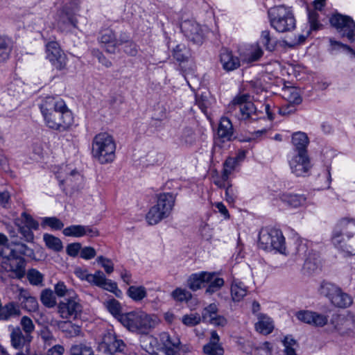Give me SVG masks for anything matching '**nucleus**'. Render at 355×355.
<instances>
[{
    "label": "nucleus",
    "mask_w": 355,
    "mask_h": 355,
    "mask_svg": "<svg viewBox=\"0 0 355 355\" xmlns=\"http://www.w3.org/2000/svg\"><path fill=\"white\" fill-rule=\"evenodd\" d=\"M96 262L103 267L107 275L114 271V263L111 259L103 256H99L96 259Z\"/></svg>",
    "instance_id": "nucleus-58"
},
{
    "label": "nucleus",
    "mask_w": 355,
    "mask_h": 355,
    "mask_svg": "<svg viewBox=\"0 0 355 355\" xmlns=\"http://www.w3.org/2000/svg\"><path fill=\"white\" fill-rule=\"evenodd\" d=\"M270 24L277 32L284 33L293 31L296 27V19L292 9L284 6L270 8L268 12Z\"/></svg>",
    "instance_id": "nucleus-6"
},
{
    "label": "nucleus",
    "mask_w": 355,
    "mask_h": 355,
    "mask_svg": "<svg viewBox=\"0 0 355 355\" xmlns=\"http://www.w3.org/2000/svg\"><path fill=\"white\" fill-rule=\"evenodd\" d=\"M126 345L123 340L119 339L112 331L105 332L99 343L98 349L106 354H114L118 352H123Z\"/></svg>",
    "instance_id": "nucleus-11"
},
{
    "label": "nucleus",
    "mask_w": 355,
    "mask_h": 355,
    "mask_svg": "<svg viewBox=\"0 0 355 355\" xmlns=\"http://www.w3.org/2000/svg\"><path fill=\"white\" fill-rule=\"evenodd\" d=\"M210 275L209 280L205 281L207 286L205 290V293L212 295L213 293L218 291L224 286L225 281L223 278L219 277L216 272H207Z\"/></svg>",
    "instance_id": "nucleus-28"
},
{
    "label": "nucleus",
    "mask_w": 355,
    "mask_h": 355,
    "mask_svg": "<svg viewBox=\"0 0 355 355\" xmlns=\"http://www.w3.org/2000/svg\"><path fill=\"white\" fill-rule=\"evenodd\" d=\"M108 311L120 322V316L123 315L121 313V306L119 301L112 298L105 303Z\"/></svg>",
    "instance_id": "nucleus-45"
},
{
    "label": "nucleus",
    "mask_w": 355,
    "mask_h": 355,
    "mask_svg": "<svg viewBox=\"0 0 355 355\" xmlns=\"http://www.w3.org/2000/svg\"><path fill=\"white\" fill-rule=\"evenodd\" d=\"M180 140L182 145L190 147L195 144L196 141V135L191 128L188 127L182 130L180 136Z\"/></svg>",
    "instance_id": "nucleus-41"
},
{
    "label": "nucleus",
    "mask_w": 355,
    "mask_h": 355,
    "mask_svg": "<svg viewBox=\"0 0 355 355\" xmlns=\"http://www.w3.org/2000/svg\"><path fill=\"white\" fill-rule=\"evenodd\" d=\"M83 227L81 225H72L65 227L62 233L66 236L81 237L83 236Z\"/></svg>",
    "instance_id": "nucleus-53"
},
{
    "label": "nucleus",
    "mask_w": 355,
    "mask_h": 355,
    "mask_svg": "<svg viewBox=\"0 0 355 355\" xmlns=\"http://www.w3.org/2000/svg\"><path fill=\"white\" fill-rule=\"evenodd\" d=\"M126 294L134 302H139L147 297V290L144 286H130Z\"/></svg>",
    "instance_id": "nucleus-32"
},
{
    "label": "nucleus",
    "mask_w": 355,
    "mask_h": 355,
    "mask_svg": "<svg viewBox=\"0 0 355 355\" xmlns=\"http://www.w3.org/2000/svg\"><path fill=\"white\" fill-rule=\"evenodd\" d=\"M40 335L45 345H51L54 342H55V337L50 329L47 327L41 329Z\"/></svg>",
    "instance_id": "nucleus-61"
},
{
    "label": "nucleus",
    "mask_w": 355,
    "mask_h": 355,
    "mask_svg": "<svg viewBox=\"0 0 355 355\" xmlns=\"http://www.w3.org/2000/svg\"><path fill=\"white\" fill-rule=\"evenodd\" d=\"M98 40L101 46L109 53H116L118 48L127 42L128 35L121 33L119 36L112 29L107 28L99 33Z\"/></svg>",
    "instance_id": "nucleus-9"
},
{
    "label": "nucleus",
    "mask_w": 355,
    "mask_h": 355,
    "mask_svg": "<svg viewBox=\"0 0 355 355\" xmlns=\"http://www.w3.org/2000/svg\"><path fill=\"white\" fill-rule=\"evenodd\" d=\"M59 328L64 333L66 337L73 338L80 335V327L70 321H62L59 324Z\"/></svg>",
    "instance_id": "nucleus-34"
},
{
    "label": "nucleus",
    "mask_w": 355,
    "mask_h": 355,
    "mask_svg": "<svg viewBox=\"0 0 355 355\" xmlns=\"http://www.w3.org/2000/svg\"><path fill=\"white\" fill-rule=\"evenodd\" d=\"M291 172L296 176H305L312 167L308 153H293L288 160Z\"/></svg>",
    "instance_id": "nucleus-13"
},
{
    "label": "nucleus",
    "mask_w": 355,
    "mask_h": 355,
    "mask_svg": "<svg viewBox=\"0 0 355 355\" xmlns=\"http://www.w3.org/2000/svg\"><path fill=\"white\" fill-rule=\"evenodd\" d=\"M218 315V308L216 304H211L205 307L202 311L201 320L211 323Z\"/></svg>",
    "instance_id": "nucleus-46"
},
{
    "label": "nucleus",
    "mask_w": 355,
    "mask_h": 355,
    "mask_svg": "<svg viewBox=\"0 0 355 355\" xmlns=\"http://www.w3.org/2000/svg\"><path fill=\"white\" fill-rule=\"evenodd\" d=\"M218 137L223 142L231 141L234 137V128L230 119L226 116L220 119L218 131Z\"/></svg>",
    "instance_id": "nucleus-24"
},
{
    "label": "nucleus",
    "mask_w": 355,
    "mask_h": 355,
    "mask_svg": "<svg viewBox=\"0 0 355 355\" xmlns=\"http://www.w3.org/2000/svg\"><path fill=\"white\" fill-rule=\"evenodd\" d=\"M339 288L332 283L323 282L320 286L319 292L320 295L327 297L331 302L332 297L339 292Z\"/></svg>",
    "instance_id": "nucleus-38"
},
{
    "label": "nucleus",
    "mask_w": 355,
    "mask_h": 355,
    "mask_svg": "<svg viewBox=\"0 0 355 355\" xmlns=\"http://www.w3.org/2000/svg\"><path fill=\"white\" fill-rule=\"evenodd\" d=\"M334 245L346 255H355V219L342 218L332 234Z\"/></svg>",
    "instance_id": "nucleus-3"
},
{
    "label": "nucleus",
    "mask_w": 355,
    "mask_h": 355,
    "mask_svg": "<svg viewBox=\"0 0 355 355\" xmlns=\"http://www.w3.org/2000/svg\"><path fill=\"white\" fill-rule=\"evenodd\" d=\"M69 355H94V353L90 346L84 343H78L71 345Z\"/></svg>",
    "instance_id": "nucleus-42"
},
{
    "label": "nucleus",
    "mask_w": 355,
    "mask_h": 355,
    "mask_svg": "<svg viewBox=\"0 0 355 355\" xmlns=\"http://www.w3.org/2000/svg\"><path fill=\"white\" fill-rule=\"evenodd\" d=\"M10 329V342L12 346L17 349H22L26 348L28 351L30 343L33 340V336H28L19 327L9 326Z\"/></svg>",
    "instance_id": "nucleus-17"
},
{
    "label": "nucleus",
    "mask_w": 355,
    "mask_h": 355,
    "mask_svg": "<svg viewBox=\"0 0 355 355\" xmlns=\"http://www.w3.org/2000/svg\"><path fill=\"white\" fill-rule=\"evenodd\" d=\"M296 318L315 327H323L328 322V316L311 310H300L295 313Z\"/></svg>",
    "instance_id": "nucleus-16"
},
{
    "label": "nucleus",
    "mask_w": 355,
    "mask_h": 355,
    "mask_svg": "<svg viewBox=\"0 0 355 355\" xmlns=\"http://www.w3.org/2000/svg\"><path fill=\"white\" fill-rule=\"evenodd\" d=\"M306 197L304 195L298 194H284L282 200L288 206L291 207H298L304 205L306 202Z\"/></svg>",
    "instance_id": "nucleus-36"
},
{
    "label": "nucleus",
    "mask_w": 355,
    "mask_h": 355,
    "mask_svg": "<svg viewBox=\"0 0 355 355\" xmlns=\"http://www.w3.org/2000/svg\"><path fill=\"white\" fill-rule=\"evenodd\" d=\"M120 323L130 331L147 334L157 324L158 319L155 315L136 310L120 316Z\"/></svg>",
    "instance_id": "nucleus-4"
},
{
    "label": "nucleus",
    "mask_w": 355,
    "mask_h": 355,
    "mask_svg": "<svg viewBox=\"0 0 355 355\" xmlns=\"http://www.w3.org/2000/svg\"><path fill=\"white\" fill-rule=\"evenodd\" d=\"M7 251L2 257V268L12 274V277L21 279L26 275V261L24 256L31 257L33 254L32 249L24 243L16 244L12 248H6Z\"/></svg>",
    "instance_id": "nucleus-2"
},
{
    "label": "nucleus",
    "mask_w": 355,
    "mask_h": 355,
    "mask_svg": "<svg viewBox=\"0 0 355 355\" xmlns=\"http://www.w3.org/2000/svg\"><path fill=\"white\" fill-rule=\"evenodd\" d=\"M263 54V51L260 47V46L257 44L254 46V49L250 52L249 57L248 58V62H252L259 60Z\"/></svg>",
    "instance_id": "nucleus-64"
},
{
    "label": "nucleus",
    "mask_w": 355,
    "mask_h": 355,
    "mask_svg": "<svg viewBox=\"0 0 355 355\" xmlns=\"http://www.w3.org/2000/svg\"><path fill=\"white\" fill-rule=\"evenodd\" d=\"M334 329L340 335L344 336L348 334L354 329H355V319L352 315H336L332 320Z\"/></svg>",
    "instance_id": "nucleus-19"
},
{
    "label": "nucleus",
    "mask_w": 355,
    "mask_h": 355,
    "mask_svg": "<svg viewBox=\"0 0 355 355\" xmlns=\"http://www.w3.org/2000/svg\"><path fill=\"white\" fill-rule=\"evenodd\" d=\"M236 159L228 157L223 163V169L222 172V179L223 181H227L230 175L233 173L237 166Z\"/></svg>",
    "instance_id": "nucleus-43"
},
{
    "label": "nucleus",
    "mask_w": 355,
    "mask_h": 355,
    "mask_svg": "<svg viewBox=\"0 0 355 355\" xmlns=\"http://www.w3.org/2000/svg\"><path fill=\"white\" fill-rule=\"evenodd\" d=\"M248 99L249 96L246 94L236 96L229 105V112L240 121L256 120L257 108Z\"/></svg>",
    "instance_id": "nucleus-7"
},
{
    "label": "nucleus",
    "mask_w": 355,
    "mask_h": 355,
    "mask_svg": "<svg viewBox=\"0 0 355 355\" xmlns=\"http://www.w3.org/2000/svg\"><path fill=\"white\" fill-rule=\"evenodd\" d=\"M19 220H15V224L17 226L18 230L22 235L24 240L27 242H31L34 239V234L32 232L33 228L24 226L19 223Z\"/></svg>",
    "instance_id": "nucleus-54"
},
{
    "label": "nucleus",
    "mask_w": 355,
    "mask_h": 355,
    "mask_svg": "<svg viewBox=\"0 0 355 355\" xmlns=\"http://www.w3.org/2000/svg\"><path fill=\"white\" fill-rule=\"evenodd\" d=\"M259 43L261 44L266 50L271 52L273 51L276 47L277 40L271 35L270 31L263 30L261 33Z\"/></svg>",
    "instance_id": "nucleus-33"
},
{
    "label": "nucleus",
    "mask_w": 355,
    "mask_h": 355,
    "mask_svg": "<svg viewBox=\"0 0 355 355\" xmlns=\"http://www.w3.org/2000/svg\"><path fill=\"white\" fill-rule=\"evenodd\" d=\"M43 239L46 245L55 252H60L63 249L62 241L52 234H44Z\"/></svg>",
    "instance_id": "nucleus-40"
},
{
    "label": "nucleus",
    "mask_w": 355,
    "mask_h": 355,
    "mask_svg": "<svg viewBox=\"0 0 355 355\" xmlns=\"http://www.w3.org/2000/svg\"><path fill=\"white\" fill-rule=\"evenodd\" d=\"M283 97L292 105H299L302 103V98L296 88L288 87L283 90Z\"/></svg>",
    "instance_id": "nucleus-39"
},
{
    "label": "nucleus",
    "mask_w": 355,
    "mask_h": 355,
    "mask_svg": "<svg viewBox=\"0 0 355 355\" xmlns=\"http://www.w3.org/2000/svg\"><path fill=\"white\" fill-rule=\"evenodd\" d=\"M331 302L336 306L346 308L352 303V299L348 294L339 288V292H337L336 295L332 297Z\"/></svg>",
    "instance_id": "nucleus-37"
},
{
    "label": "nucleus",
    "mask_w": 355,
    "mask_h": 355,
    "mask_svg": "<svg viewBox=\"0 0 355 355\" xmlns=\"http://www.w3.org/2000/svg\"><path fill=\"white\" fill-rule=\"evenodd\" d=\"M172 296L176 301L187 302L191 298V293L186 289L178 288L173 291Z\"/></svg>",
    "instance_id": "nucleus-56"
},
{
    "label": "nucleus",
    "mask_w": 355,
    "mask_h": 355,
    "mask_svg": "<svg viewBox=\"0 0 355 355\" xmlns=\"http://www.w3.org/2000/svg\"><path fill=\"white\" fill-rule=\"evenodd\" d=\"M317 10L315 9L314 10H308V19L311 30H318L321 26L318 21V13Z\"/></svg>",
    "instance_id": "nucleus-60"
},
{
    "label": "nucleus",
    "mask_w": 355,
    "mask_h": 355,
    "mask_svg": "<svg viewBox=\"0 0 355 355\" xmlns=\"http://www.w3.org/2000/svg\"><path fill=\"white\" fill-rule=\"evenodd\" d=\"M205 355H224L225 350L216 331H211L209 342L202 347Z\"/></svg>",
    "instance_id": "nucleus-21"
},
{
    "label": "nucleus",
    "mask_w": 355,
    "mask_h": 355,
    "mask_svg": "<svg viewBox=\"0 0 355 355\" xmlns=\"http://www.w3.org/2000/svg\"><path fill=\"white\" fill-rule=\"evenodd\" d=\"M351 18L349 16L336 13L330 18L329 21L332 26L338 31L342 26H345L347 24V21H349Z\"/></svg>",
    "instance_id": "nucleus-51"
},
{
    "label": "nucleus",
    "mask_w": 355,
    "mask_h": 355,
    "mask_svg": "<svg viewBox=\"0 0 355 355\" xmlns=\"http://www.w3.org/2000/svg\"><path fill=\"white\" fill-rule=\"evenodd\" d=\"M46 53L47 59L56 69L60 71L66 69L67 57L57 42H48L46 44Z\"/></svg>",
    "instance_id": "nucleus-14"
},
{
    "label": "nucleus",
    "mask_w": 355,
    "mask_h": 355,
    "mask_svg": "<svg viewBox=\"0 0 355 355\" xmlns=\"http://www.w3.org/2000/svg\"><path fill=\"white\" fill-rule=\"evenodd\" d=\"M347 23L345 26H342L337 31L342 37L346 38L349 42L353 43L355 42V22L351 18L347 21Z\"/></svg>",
    "instance_id": "nucleus-35"
},
{
    "label": "nucleus",
    "mask_w": 355,
    "mask_h": 355,
    "mask_svg": "<svg viewBox=\"0 0 355 355\" xmlns=\"http://www.w3.org/2000/svg\"><path fill=\"white\" fill-rule=\"evenodd\" d=\"M12 40L6 35H0V63L6 62L12 51Z\"/></svg>",
    "instance_id": "nucleus-27"
},
{
    "label": "nucleus",
    "mask_w": 355,
    "mask_h": 355,
    "mask_svg": "<svg viewBox=\"0 0 355 355\" xmlns=\"http://www.w3.org/2000/svg\"><path fill=\"white\" fill-rule=\"evenodd\" d=\"M80 299L76 294L65 298L59 302L58 311L63 319L76 318L80 315L83 306L80 303Z\"/></svg>",
    "instance_id": "nucleus-12"
},
{
    "label": "nucleus",
    "mask_w": 355,
    "mask_h": 355,
    "mask_svg": "<svg viewBox=\"0 0 355 355\" xmlns=\"http://www.w3.org/2000/svg\"><path fill=\"white\" fill-rule=\"evenodd\" d=\"M248 293L247 286L239 279H234L231 286V295L234 302H240Z\"/></svg>",
    "instance_id": "nucleus-31"
},
{
    "label": "nucleus",
    "mask_w": 355,
    "mask_h": 355,
    "mask_svg": "<svg viewBox=\"0 0 355 355\" xmlns=\"http://www.w3.org/2000/svg\"><path fill=\"white\" fill-rule=\"evenodd\" d=\"M79 11L76 3L66 4L59 13L58 26L61 31H71L78 28L77 12Z\"/></svg>",
    "instance_id": "nucleus-10"
},
{
    "label": "nucleus",
    "mask_w": 355,
    "mask_h": 355,
    "mask_svg": "<svg viewBox=\"0 0 355 355\" xmlns=\"http://www.w3.org/2000/svg\"><path fill=\"white\" fill-rule=\"evenodd\" d=\"M257 318L258 322L255 324L256 329L263 334H270L274 328L271 318L263 313H259Z\"/></svg>",
    "instance_id": "nucleus-29"
},
{
    "label": "nucleus",
    "mask_w": 355,
    "mask_h": 355,
    "mask_svg": "<svg viewBox=\"0 0 355 355\" xmlns=\"http://www.w3.org/2000/svg\"><path fill=\"white\" fill-rule=\"evenodd\" d=\"M201 321V317L199 314H187L182 316V322L187 327H193L198 324Z\"/></svg>",
    "instance_id": "nucleus-57"
},
{
    "label": "nucleus",
    "mask_w": 355,
    "mask_h": 355,
    "mask_svg": "<svg viewBox=\"0 0 355 355\" xmlns=\"http://www.w3.org/2000/svg\"><path fill=\"white\" fill-rule=\"evenodd\" d=\"M40 301L44 306L52 308L56 304L55 297L51 289H44L41 292Z\"/></svg>",
    "instance_id": "nucleus-48"
},
{
    "label": "nucleus",
    "mask_w": 355,
    "mask_h": 355,
    "mask_svg": "<svg viewBox=\"0 0 355 355\" xmlns=\"http://www.w3.org/2000/svg\"><path fill=\"white\" fill-rule=\"evenodd\" d=\"M124 52L131 56H135L137 53V46L132 41L130 40V37L128 35L127 42H123Z\"/></svg>",
    "instance_id": "nucleus-63"
},
{
    "label": "nucleus",
    "mask_w": 355,
    "mask_h": 355,
    "mask_svg": "<svg viewBox=\"0 0 355 355\" xmlns=\"http://www.w3.org/2000/svg\"><path fill=\"white\" fill-rule=\"evenodd\" d=\"M260 248L265 250H275L285 253V239L282 231L275 228H266L260 231L259 235Z\"/></svg>",
    "instance_id": "nucleus-8"
},
{
    "label": "nucleus",
    "mask_w": 355,
    "mask_h": 355,
    "mask_svg": "<svg viewBox=\"0 0 355 355\" xmlns=\"http://www.w3.org/2000/svg\"><path fill=\"white\" fill-rule=\"evenodd\" d=\"M168 216V214L162 211L157 205H155L149 209L146 218L149 225H153L159 223L163 219Z\"/></svg>",
    "instance_id": "nucleus-30"
},
{
    "label": "nucleus",
    "mask_w": 355,
    "mask_h": 355,
    "mask_svg": "<svg viewBox=\"0 0 355 355\" xmlns=\"http://www.w3.org/2000/svg\"><path fill=\"white\" fill-rule=\"evenodd\" d=\"M15 220H19V223L24 226L29 227L33 228L35 230H38L39 223L36 221L30 214L26 212H22L19 218H16Z\"/></svg>",
    "instance_id": "nucleus-52"
},
{
    "label": "nucleus",
    "mask_w": 355,
    "mask_h": 355,
    "mask_svg": "<svg viewBox=\"0 0 355 355\" xmlns=\"http://www.w3.org/2000/svg\"><path fill=\"white\" fill-rule=\"evenodd\" d=\"M218 315V308L216 304H211L205 307L202 311L201 320L211 323Z\"/></svg>",
    "instance_id": "nucleus-47"
},
{
    "label": "nucleus",
    "mask_w": 355,
    "mask_h": 355,
    "mask_svg": "<svg viewBox=\"0 0 355 355\" xmlns=\"http://www.w3.org/2000/svg\"><path fill=\"white\" fill-rule=\"evenodd\" d=\"M210 275L207 272L202 271L191 274L188 279V286L193 291L200 289L205 281H209Z\"/></svg>",
    "instance_id": "nucleus-26"
},
{
    "label": "nucleus",
    "mask_w": 355,
    "mask_h": 355,
    "mask_svg": "<svg viewBox=\"0 0 355 355\" xmlns=\"http://www.w3.org/2000/svg\"><path fill=\"white\" fill-rule=\"evenodd\" d=\"M196 103L202 112L205 114H207L208 109L211 105L209 95L206 93H202L200 95H196Z\"/></svg>",
    "instance_id": "nucleus-49"
},
{
    "label": "nucleus",
    "mask_w": 355,
    "mask_h": 355,
    "mask_svg": "<svg viewBox=\"0 0 355 355\" xmlns=\"http://www.w3.org/2000/svg\"><path fill=\"white\" fill-rule=\"evenodd\" d=\"M54 290L55 294L60 297L66 295L69 297L74 294L71 290L67 289L66 285L62 282H58L54 286Z\"/></svg>",
    "instance_id": "nucleus-59"
},
{
    "label": "nucleus",
    "mask_w": 355,
    "mask_h": 355,
    "mask_svg": "<svg viewBox=\"0 0 355 355\" xmlns=\"http://www.w3.org/2000/svg\"><path fill=\"white\" fill-rule=\"evenodd\" d=\"M309 139L307 135L303 132H296L292 135L293 153H308L307 146Z\"/></svg>",
    "instance_id": "nucleus-25"
},
{
    "label": "nucleus",
    "mask_w": 355,
    "mask_h": 355,
    "mask_svg": "<svg viewBox=\"0 0 355 355\" xmlns=\"http://www.w3.org/2000/svg\"><path fill=\"white\" fill-rule=\"evenodd\" d=\"M185 51V46L183 44H178L173 49L172 55L173 58L178 62H184L186 60V55L184 51Z\"/></svg>",
    "instance_id": "nucleus-62"
},
{
    "label": "nucleus",
    "mask_w": 355,
    "mask_h": 355,
    "mask_svg": "<svg viewBox=\"0 0 355 355\" xmlns=\"http://www.w3.org/2000/svg\"><path fill=\"white\" fill-rule=\"evenodd\" d=\"M20 325L22 331L32 336L33 332L35 331V327L33 320L28 316L24 315L20 320Z\"/></svg>",
    "instance_id": "nucleus-55"
},
{
    "label": "nucleus",
    "mask_w": 355,
    "mask_h": 355,
    "mask_svg": "<svg viewBox=\"0 0 355 355\" xmlns=\"http://www.w3.org/2000/svg\"><path fill=\"white\" fill-rule=\"evenodd\" d=\"M176 194L173 192H164L157 195L156 205L169 216L175 206Z\"/></svg>",
    "instance_id": "nucleus-23"
},
{
    "label": "nucleus",
    "mask_w": 355,
    "mask_h": 355,
    "mask_svg": "<svg viewBox=\"0 0 355 355\" xmlns=\"http://www.w3.org/2000/svg\"><path fill=\"white\" fill-rule=\"evenodd\" d=\"M184 35L193 44L200 45L205 40V33L201 26L194 20H184L180 24Z\"/></svg>",
    "instance_id": "nucleus-15"
},
{
    "label": "nucleus",
    "mask_w": 355,
    "mask_h": 355,
    "mask_svg": "<svg viewBox=\"0 0 355 355\" xmlns=\"http://www.w3.org/2000/svg\"><path fill=\"white\" fill-rule=\"evenodd\" d=\"M116 147L112 135L107 132H101L93 139L92 157L101 164L111 163L115 159Z\"/></svg>",
    "instance_id": "nucleus-5"
},
{
    "label": "nucleus",
    "mask_w": 355,
    "mask_h": 355,
    "mask_svg": "<svg viewBox=\"0 0 355 355\" xmlns=\"http://www.w3.org/2000/svg\"><path fill=\"white\" fill-rule=\"evenodd\" d=\"M159 336L161 343L165 348L166 355H172L179 350L180 340L178 336L170 335L168 332L164 331L162 332Z\"/></svg>",
    "instance_id": "nucleus-22"
},
{
    "label": "nucleus",
    "mask_w": 355,
    "mask_h": 355,
    "mask_svg": "<svg viewBox=\"0 0 355 355\" xmlns=\"http://www.w3.org/2000/svg\"><path fill=\"white\" fill-rule=\"evenodd\" d=\"M222 69L226 72L233 71L241 66L240 58L227 49H222L219 55Z\"/></svg>",
    "instance_id": "nucleus-20"
},
{
    "label": "nucleus",
    "mask_w": 355,
    "mask_h": 355,
    "mask_svg": "<svg viewBox=\"0 0 355 355\" xmlns=\"http://www.w3.org/2000/svg\"><path fill=\"white\" fill-rule=\"evenodd\" d=\"M41 225L43 228L49 227L53 230H60L64 227V223L57 217H44L42 218Z\"/></svg>",
    "instance_id": "nucleus-44"
},
{
    "label": "nucleus",
    "mask_w": 355,
    "mask_h": 355,
    "mask_svg": "<svg viewBox=\"0 0 355 355\" xmlns=\"http://www.w3.org/2000/svg\"><path fill=\"white\" fill-rule=\"evenodd\" d=\"M26 277L31 284L33 286H41L43 282V275L35 268L28 270Z\"/></svg>",
    "instance_id": "nucleus-50"
},
{
    "label": "nucleus",
    "mask_w": 355,
    "mask_h": 355,
    "mask_svg": "<svg viewBox=\"0 0 355 355\" xmlns=\"http://www.w3.org/2000/svg\"><path fill=\"white\" fill-rule=\"evenodd\" d=\"M46 125L55 130H67L73 123V116L64 101L58 96L44 97L39 105Z\"/></svg>",
    "instance_id": "nucleus-1"
},
{
    "label": "nucleus",
    "mask_w": 355,
    "mask_h": 355,
    "mask_svg": "<svg viewBox=\"0 0 355 355\" xmlns=\"http://www.w3.org/2000/svg\"><path fill=\"white\" fill-rule=\"evenodd\" d=\"M89 284L101 288L104 290L110 291L117 295V292L120 291L118 288L116 283L111 279L106 278L105 274L101 270H96L94 274L91 275L89 277Z\"/></svg>",
    "instance_id": "nucleus-18"
}]
</instances>
